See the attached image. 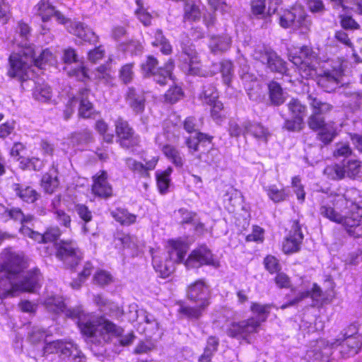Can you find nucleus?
<instances>
[{
    "label": "nucleus",
    "mask_w": 362,
    "mask_h": 362,
    "mask_svg": "<svg viewBox=\"0 0 362 362\" xmlns=\"http://www.w3.org/2000/svg\"><path fill=\"white\" fill-rule=\"evenodd\" d=\"M95 78L100 81L110 84L112 81V76L106 65H100L95 70Z\"/></svg>",
    "instance_id": "obj_49"
},
{
    "label": "nucleus",
    "mask_w": 362,
    "mask_h": 362,
    "mask_svg": "<svg viewBox=\"0 0 362 362\" xmlns=\"http://www.w3.org/2000/svg\"><path fill=\"white\" fill-rule=\"evenodd\" d=\"M35 87L33 90V97L40 102H47L52 98V90L49 86L46 83L35 82Z\"/></svg>",
    "instance_id": "obj_37"
},
{
    "label": "nucleus",
    "mask_w": 362,
    "mask_h": 362,
    "mask_svg": "<svg viewBox=\"0 0 362 362\" xmlns=\"http://www.w3.org/2000/svg\"><path fill=\"white\" fill-rule=\"evenodd\" d=\"M269 98L273 105H280L284 102L286 95L279 83L272 81L269 84Z\"/></svg>",
    "instance_id": "obj_35"
},
{
    "label": "nucleus",
    "mask_w": 362,
    "mask_h": 362,
    "mask_svg": "<svg viewBox=\"0 0 362 362\" xmlns=\"http://www.w3.org/2000/svg\"><path fill=\"white\" fill-rule=\"evenodd\" d=\"M45 305L49 312L53 313H64L65 310V303L59 297H50L45 300Z\"/></svg>",
    "instance_id": "obj_42"
},
{
    "label": "nucleus",
    "mask_w": 362,
    "mask_h": 362,
    "mask_svg": "<svg viewBox=\"0 0 362 362\" xmlns=\"http://www.w3.org/2000/svg\"><path fill=\"white\" fill-rule=\"evenodd\" d=\"M162 152L176 167L183 166L184 158L177 148L172 145L165 144L162 148Z\"/></svg>",
    "instance_id": "obj_33"
},
{
    "label": "nucleus",
    "mask_w": 362,
    "mask_h": 362,
    "mask_svg": "<svg viewBox=\"0 0 362 362\" xmlns=\"http://www.w3.org/2000/svg\"><path fill=\"white\" fill-rule=\"evenodd\" d=\"M359 192L355 188L347 189L344 194H335L323 200L320 214L329 221L340 223L346 233L354 238L362 236V203L357 201Z\"/></svg>",
    "instance_id": "obj_1"
},
{
    "label": "nucleus",
    "mask_w": 362,
    "mask_h": 362,
    "mask_svg": "<svg viewBox=\"0 0 362 362\" xmlns=\"http://www.w3.org/2000/svg\"><path fill=\"white\" fill-rule=\"evenodd\" d=\"M125 99L128 105L136 115L143 113L146 100L144 90L135 87H129Z\"/></svg>",
    "instance_id": "obj_18"
},
{
    "label": "nucleus",
    "mask_w": 362,
    "mask_h": 362,
    "mask_svg": "<svg viewBox=\"0 0 362 362\" xmlns=\"http://www.w3.org/2000/svg\"><path fill=\"white\" fill-rule=\"evenodd\" d=\"M220 71L224 84L229 86L234 74V66L231 61L223 60L220 63Z\"/></svg>",
    "instance_id": "obj_41"
},
{
    "label": "nucleus",
    "mask_w": 362,
    "mask_h": 362,
    "mask_svg": "<svg viewBox=\"0 0 362 362\" xmlns=\"http://www.w3.org/2000/svg\"><path fill=\"white\" fill-rule=\"evenodd\" d=\"M339 18L340 25L344 30H354L360 28V25L350 16L341 15Z\"/></svg>",
    "instance_id": "obj_56"
},
{
    "label": "nucleus",
    "mask_w": 362,
    "mask_h": 362,
    "mask_svg": "<svg viewBox=\"0 0 362 362\" xmlns=\"http://www.w3.org/2000/svg\"><path fill=\"white\" fill-rule=\"evenodd\" d=\"M312 21L310 17L303 11L300 10L298 20L296 21V31L299 30V35L305 37L310 31Z\"/></svg>",
    "instance_id": "obj_31"
},
{
    "label": "nucleus",
    "mask_w": 362,
    "mask_h": 362,
    "mask_svg": "<svg viewBox=\"0 0 362 362\" xmlns=\"http://www.w3.org/2000/svg\"><path fill=\"white\" fill-rule=\"evenodd\" d=\"M197 305V306L194 307L181 305L178 312L180 314L191 320H198L202 317L208 306L201 304Z\"/></svg>",
    "instance_id": "obj_28"
},
{
    "label": "nucleus",
    "mask_w": 362,
    "mask_h": 362,
    "mask_svg": "<svg viewBox=\"0 0 362 362\" xmlns=\"http://www.w3.org/2000/svg\"><path fill=\"white\" fill-rule=\"evenodd\" d=\"M47 336V330L38 326H34L28 332V339L33 344H37Z\"/></svg>",
    "instance_id": "obj_48"
},
{
    "label": "nucleus",
    "mask_w": 362,
    "mask_h": 362,
    "mask_svg": "<svg viewBox=\"0 0 362 362\" xmlns=\"http://www.w3.org/2000/svg\"><path fill=\"white\" fill-rule=\"evenodd\" d=\"M184 11V19L186 21H197L201 18L199 8L193 3H186Z\"/></svg>",
    "instance_id": "obj_45"
},
{
    "label": "nucleus",
    "mask_w": 362,
    "mask_h": 362,
    "mask_svg": "<svg viewBox=\"0 0 362 362\" xmlns=\"http://www.w3.org/2000/svg\"><path fill=\"white\" fill-rule=\"evenodd\" d=\"M94 303L98 306L101 312L109 314L117 318L122 316L123 311L116 304L104 298L102 295L94 296Z\"/></svg>",
    "instance_id": "obj_24"
},
{
    "label": "nucleus",
    "mask_w": 362,
    "mask_h": 362,
    "mask_svg": "<svg viewBox=\"0 0 362 362\" xmlns=\"http://www.w3.org/2000/svg\"><path fill=\"white\" fill-rule=\"evenodd\" d=\"M334 349V344L329 343L324 339L317 340L315 345L307 351L305 358L308 362H329Z\"/></svg>",
    "instance_id": "obj_15"
},
{
    "label": "nucleus",
    "mask_w": 362,
    "mask_h": 362,
    "mask_svg": "<svg viewBox=\"0 0 362 362\" xmlns=\"http://www.w3.org/2000/svg\"><path fill=\"white\" fill-rule=\"evenodd\" d=\"M93 105L88 98L81 99L78 114L83 118H88L92 114Z\"/></svg>",
    "instance_id": "obj_61"
},
{
    "label": "nucleus",
    "mask_w": 362,
    "mask_h": 362,
    "mask_svg": "<svg viewBox=\"0 0 362 362\" xmlns=\"http://www.w3.org/2000/svg\"><path fill=\"white\" fill-rule=\"evenodd\" d=\"M312 56L313 51L309 47L305 45L300 47L298 56L296 55V66L299 65L300 69L310 67Z\"/></svg>",
    "instance_id": "obj_38"
},
{
    "label": "nucleus",
    "mask_w": 362,
    "mask_h": 362,
    "mask_svg": "<svg viewBox=\"0 0 362 362\" xmlns=\"http://www.w3.org/2000/svg\"><path fill=\"white\" fill-rule=\"evenodd\" d=\"M251 13L257 19L266 20L276 11V7L269 6L267 11L266 0H248Z\"/></svg>",
    "instance_id": "obj_22"
},
{
    "label": "nucleus",
    "mask_w": 362,
    "mask_h": 362,
    "mask_svg": "<svg viewBox=\"0 0 362 362\" xmlns=\"http://www.w3.org/2000/svg\"><path fill=\"white\" fill-rule=\"evenodd\" d=\"M243 127L247 132V134H250L256 139L264 142H267L268 138L270 136L268 129L259 122L245 120L243 122Z\"/></svg>",
    "instance_id": "obj_26"
},
{
    "label": "nucleus",
    "mask_w": 362,
    "mask_h": 362,
    "mask_svg": "<svg viewBox=\"0 0 362 362\" xmlns=\"http://www.w3.org/2000/svg\"><path fill=\"white\" fill-rule=\"evenodd\" d=\"M56 257L67 268H75L82 260L83 254L76 241L61 240L55 243Z\"/></svg>",
    "instance_id": "obj_10"
},
{
    "label": "nucleus",
    "mask_w": 362,
    "mask_h": 362,
    "mask_svg": "<svg viewBox=\"0 0 362 362\" xmlns=\"http://www.w3.org/2000/svg\"><path fill=\"white\" fill-rule=\"evenodd\" d=\"M199 100L206 105H211L214 103L219 101L218 93L216 88L211 83L204 85L202 90L199 96Z\"/></svg>",
    "instance_id": "obj_30"
},
{
    "label": "nucleus",
    "mask_w": 362,
    "mask_h": 362,
    "mask_svg": "<svg viewBox=\"0 0 362 362\" xmlns=\"http://www.w3.org/2000/svg\"><path fill=\"white\" fill-rule=\"evenodd\" d=\"M214 136L207 134L197 132L194 136H189L186 139L185 144L191 151L192 153L199 151V145L204 146L206 144H212Z\"/></svg>",
    "instance_id": "obj_27"
},
{
    "label": "nucleus",
    "mask_w": 362,
    "mask_h": 362,
    "mask_svg": "<svg viewBox=\"0 0 362 362\" xmlns=\"http://www.w3.org/2000/svg\"><path fill=\"white\" fill-rule=\"evenodd\" d=\"M307 297H310L315 302L314 305H317L322 300V291L319 286L313 284L311 290L301 293L299 297H296V303Z\"/></svg>",
    "instance_id": "obj_43"
},
{
    "label": "nucleus",
    "mask_w": 362,
    "mask_h": 362,
    "mask_svg": "<svg viewBox=\"0 0 362 362\" xmlns=\"http://www.w3.org/2000/svg\"><path fill=\"white\" fill-rule=\"evenodd\" d=\"M127 166L129 170L136 172L143 177H148V173H146V170L144 168V165L141 162L136 161L132 158H127L125 160Z\"/></svg>",
    "instance_id": "obj_50"
},
{
    "label": "nucleus",
    "mask_w": 362,
    "mask_h": 362,
    "mask_svg": "<svg viewBox=\"0 0 362 362\" xmlns=\"http://www.w3.org/2000/svg\"><path fill=\"white\" fill-rule=\"evenodd\" d=\"M68 74L81 81H84L89 78L88 71L82 64H79L75 68L70 69L68 71Z\"/></svg>",
    "instance_id": "obj_52"
},
{
    "label": "nucleus",
    "mask_w": 362,
    "mask_h": 362,
    "mask_svg": "<svg viewBox=\"0 0 362 362\" xmlns=\"http://www.w3.org/2000/svg\"><path fill=\"white\" fill-rule=\"evenodd\" d=\"M177 57L180 68L186 74L198 75L200 72L198 55L191 39L185 35H181Z\"/></svg>",
    "instance_id": "obj_8"
},
{
    "label": "nucleus",
    "mask_w": 362,
    "mask_h": 362,
    "mask_svg": "<svg viewBox=\"0 0 362 362\" xmlns=\"http://www.w3.org/2000/svg\"><path fill=\"white\" fill-rule=\"evenodd\" d=\"M187 269L199 268L203 266L219 267V262L214 259L211 250L205 245H202L193 250L185 262Z\"/></svg>",
    "instance_id": "obj_13"
},
{
    "label": "nucleus",
    "mask_w": 362,
    "mask_h": 362,
    "mask_svg": "<svg viewBox=\"0 0 362 362\" xmlns=\"http://www.w3.org/2000/svg\"><path fill=\"white\" fill-rule=\"evenodd\" d=\"M179 213L181 216V224H193L196 219L198 218L195 212L189 211L186 209H180Z\"/></svg>",
    "instance_id": "obj_59"
},
{
    "label": "nucleus",
    "mask_w": 362,
    "mask_h": 362,
    "mask_svg": "<svg viewBox=\"0 0 362 362\" xmlns=\"http://www.w3.org/2000/svg\"><path fill=\"white\" fill-rule=\"evenodd\" d=\"M62 60L66 64L78 62V55L74 49L69 47L63 52Z\"/></svg>",
    "instance_id": "obj_64"
},
{
    "label": "nucleus",
    "mask_w": 362,
    "mask_h": 362,
    "mask_svg": "<svg viewBox=\"0 0 362 362\" xmlns=\"http://www.w3.org/2000/svg\"><path fill=\"white\" fill-rule=\"evenodd\" d=\"M78 327L82 334L87 337L100 336L104 341L109 339L108 334L118 337V342L122 346L132 344L135 339L134 332L123 334L124 329L109 320L104 315L93 317L85 320H79Z\"/></svg>",
    "instance_id": "obj_5"
},
{
    "label": "nucleus",
    "mask_w": 362,
    "mask_h": 362,
    "mask_svg": "<svg viewBox=\"0 0 362 362\" xmlns=\"http://www.w3.org/2000/svg\"><path fill=\"white\" fill-rule=\"evenodd\" d=\"M62 232L59 227L51 226L46 229L43 233H40L39 243L55 242L61 235Z\"/></svg>",
    "instance_id": "obj_40"
},
{
    "label": "nucleus",
    "mask_w": 362,
    "mask_h": 362,
    "mask_svg": "<svg viewBox=\"0 0 362 362\" xmlns=\"http://www.w3.org/2000/svg\"><path fill=\"white\" fill-rule=\"evenodd\" d=\"M168 256L165 257L174 265L181 263L188 250V245L180 240H170L168 245Z\"/></svg>",
    "instance_id": "obj_19"
},
{
    "label": "nucleus",
    "mask_w": 362,
    "mask_h": 362,
    "mask_svg": "<svg viewBox=\"0 0 362 362\" xmlns=\"http://www.w3.org/2000/svg\"><path fill=\"white\" fill-rule=\"evenodd\" d=\"M265 269L271 274L278 273L281 270L279 260L272 255H267L264 259Z\"/></svg>",
    "instance_id": "obj_53"
},
{
    "label": "nucleus",
    "mask_w": 362,
    "mask_h": 362,
    "mask_svg": "<svg viewBox=\"0 0 362 362\" xmlns=\"http://www.w3.org/2000/svg\"><path fill=\"white\" fill-rule=\"evenodd\" d=\"M115 133L117 136V143L120 147L124 149L133 148L139 146L140 138L136 134L129 122L122 117H118L115 122Z\"/></svg>",
    "instance_id": "obj_14"
},
{
    "label": "nucleus",
    "mask_w": 362,
    "mask_h": 362,
    "mask_svg": "<svg viewBox=\"0 0 362 362\" xmlns=\"http://www.w3.org/2000/svg\"><path fill=\"white\" fill-rule=\"evenodd\" d=\"M10 188L16 197L27 203H34L40 197V194L30 186L13 183L11 185Z\"/></svg>",
    "instance_id": "obj_21"
},
{
    "label": "nucleus",
    "mask_w": 362,
    "mask_h": 362,
    "mask_svg": "<svg viewBox=\"0 0 362 362\" xmlns=\"http://www.w3.org/2000/svg\"><path fill=\"white\" fill-rule=\"evenodd\" d=\"M272 307V304L252 303L250 310L257 316L230 323L226 329L227 335L231 338L246 340L249 335L258 332L261 323L265 322L269 317Z\"/></svg>",
    "instance_id": "obj_7"
},
{
    "label": "nucleus",
    "mask_w": 362,
    "mask_h": 362,
    "mask_svg": "<svg viewBox=\"0 0 362 362\" xmlns=\"http://www.w3.org/2000/svg\"><path fill=\"white\" fill-rule=\"evenodd\" d=\"M73 342L62 340L47 342L43 347V352L44 354H59L61 358L66 359V355L73 347Z\"/></svg>",
    "instance_id": "obj_23"
},
{
    "label": "nucleus",
    "mask_w": 362,
    "mask_h": 362,
    "mask_svg": "<svg viewBox=\"0 0 362 362\" xmlns=\"http://www.w3.org/2000/svg\"><path fill=\"white\" fill-rule=\"evenodd\" d=\"M351 153L349 146L346 144H339L334 151V156L337 158L344 157V159H349L348 156Z\"/></svg>",
    "instance_id": "obj_63"
},
{
    "label": "nucleus",
    "mask_w": 362,
    "mask_h": 362,
    "mask_svg": "<svg viewBox=\"0 0 362 362\" xmlns=\"http://www.w3.org/2000/svg\"><path fill=\"white\" fill-rule=\"evenodd\" d=\"M187 296L190 301L197 304L206 306L210 304V290L202 279L197 280L188 286Z\"/></svg>",
    "instance_id": "obj_16"
},
{
    "label": "nucleus",
    "mask_w": 362,
    "mask_h": 362,
    "mask_svg": "<svg viewBox=\"0 0 362 362\" xmlns=\"http://www.w3.org/2000/svg\"><path fill=\"white\" fill-rule=\"evenodd\" d=\"M54 61L52 53L45 49L41 50L39 55H36V52L31 47H26L18 53H12L9 57L10 69L8 75L12 78L24 82L29 79L30 69L33 64L40 69H44V66L47 64H52Z\"/></svg>",
    "instance_id": "obj_3"
},
{
    "label": "nucleus",
    "mask_w": 362,
    "mask_h": 362,
    "mask_svg": "<svg viewBox=\"0 0 362 362\" xmlns=\"http://www.w3.org/2000/svg\"><path fill=\"white\" fill-rule=\"evenodd\" d=\"M360 164L356 160L343 159L339 163L327 166L324 174L333 180H339L345 177L354 178L360 172Z\"/></svg>",
    "instance_id": "obj_11"
},
{
    "label": "nucleus",
    "mask_w": 362,
    "mask_h": 362,
    "mask_svg": "<svg viewBox=\"0 0 362 362\" xmlns=\"http://www.w3.org/2000/svg\"><path fill=\"white\" fill-rule=\"evenodd\" d=\"M228 132L230 137L238 138L240 135L245 136L247 134V132L243 127V122L240 125L235 120L229 121Z\"/></svg>",
    "instance_id": "obj_51"
},
{
    "label": "nucleus",
    "mask_w": 362,
    "mask_h": 362,
    "mask_svg": "<svg viewBox=\"0 0 362 362\" xmlns=\"http://www.w3.org/2000/svg\"><path fill=\"white\" fill-rule=\"evenodd\" d=\"M174 62L170 59L164 66H158V59L152 55L147 56L145 61L141 64V74L145 78H153V81L164 86L171 79Z\"/></svg>",
    "instance_id": "obj_9"
},
{
    "label": "nucleus",
    "mask_w": 362,
    "mask_h": 362,
    "mask_svg": "<svg viewBox=\"0 0 362 362\" xmlns=\"http://www.w3.org/2000/svg\"><path fill=\"white\" fill-rule=\"evenodd\" d=\"M18 208L8 209L4 204H0V221L7 222L8 221L16 218V211ZM18 214H17L18 215Z\"/></svg>",
    "instance_id": "obj_58"
},
{
    "label": "nucleus",
    "mask_w": 362,
    "mask_h": 362,
    "mask_svg": "<svg viewBox=\"0 0 362 362\" xmlns=\"http://www.w3.org/2000/svg\"><path fill=\"white\" fill-rule=\"evenodd\" d=\"M305 110L306 107L301 105L298 100L296 99V112H298V115H296V130H301L305 125L303 122V113Z\"/></svg>",
    "instance_id": "obj_60"
},
{
    "label": "nucleus",
    "mask_w": 362,
    "mask_h": 362,
    "mask_svg": "<svg viewBox=\"0 0 362 362\" xmlns=\"http://www.w3.org/2000/svg\"><path fill=\"white\" fill-rule=\"evenodd\" d=\"M209 105L211 107V115L212 118L217 122L221 121L223 117L222 114L223 109V103L221 101H217Z\"/></svg>",
    "instance_id": "obj_62"
},
{
    "label": "nucleus",
    "mask_w": 362,
    "mask_h": 362,
    "mask_svg": "<svg viewBox=\"0 0 362 362\" xmlns=\"http://www.w3.org/2000/svg\"><path fill=\"white\" fill-rule=\"evenodd\" d=\"M308 98L313 109V113L308 118V126L311 129L318 132L317 139L325 145H327L337 135L334 124L325 122L324 118V115L332 110V105L327 103H323L312 95H308Z\"/></svg>",
    "instance_id": "obj_6"
},
{
    "label": "nucleus",
    "mask_w": 362,
    "mask_h": 362,
    "mask_svg": "<svg viewBox=\"0 0 362 362\" xmlns=\"http://www.w3.org/2000/svg\"><path fill=\"white\" fill-rule=\"evenodd\" d=\"M23 257L16 252H9L1 265L0 278L4 276L7 284H11V297L16 296L19 292L35 293L40 287L42 275L38 268H34L26 272Z\"/></svg>",
    "instance_id": "obj_2"
},
{
    "label": "nucleus",
    "mask_w": 362,
    "mask_h": 362,
    "mask_svg": "<svg viewBox=\"0 0 362 362\" xmlns=\"http://www.w3.org/2000/svg\"><path fill=\"white\" fill-rule=\"evenodd\" d=\"M112 216L115 220L122 225L129 226L135 223L136 216L129 213L127 209L123 208H117L111 211Z\"/></svg>",
    "instance_id": "obj_32"
},
{
    "label": "nucleus",
    "mask_w": 362,
    "mask_h": 362,
    "mask_svg": "<svg viewBox=\"0 0 362 362\" xmlns=\"http://www.w3.org/2000/svg\"><path fill=\"white\" fill-rule=\"evenodd\" d=\"M183 95L182 88L178 86L170 88L165 94V100L175 103L178 101Z\"/></svg>",
    "instance_id": "obj_55"
},
{
    "label": "nucleus",
    "mask_w": 362,
    "mask_h": 362,
    "mask_svg": "<svg viewBox=\"0 0 362 362\" xmlns=\"http://www.w3.org/2000/svg\"><path fill=\"white\" fill-rule=\"evenodd\" d=\"M231 37L227 35H212L209 42V47L214 54H220L227 51L231 45Z\"/></svg>",
    "instance_id": "obj_25"
},
{
    "label": "nucleus",
    "mask_w": 362,
    "mask_h": 362,
    "mask_svg": "<svg viewBox=\"0 0 362 362\" xmlns=\"http://www.w3.org/2000/svg\"><path fill=\"white\" fill-rule=\"evenodd\" d=\"M59 180L56 175L53 176L47 173L43 175L41 185L47 193H52L59 185Z\"/></svg>",
    "instance_id": "obj_44"
},
{
    "label": "nucleus",
    "mask_w": 362,
    "mask_h": 362,
    "mask_svg": "<svg viewBox=\"0 0 362 362\" xmlns=\"http://www.w3.org/2000/svg\"><path fill=\"white\" fill-rule=\"evenodd\" d=\"M74 211L81 218V220L83 222L82 227L83 233H89L90 229L88 227V223L92 221V211L88 209L87 206L82 204H76L74 206Z\"/></svg>",
    "instance_id": "obj_34"
},
{
    "label": "nucleus",
    "mask_w": 362,
    "mask_h": 362,
    "mask_svg": "<svg viewBox=\"0 0 362 362\" xmlns=\"http://www.w3.org/2000/svg\"><path fill=\"white\" fill-rule=\"evenodd\" d=\"M66 358H67V362H85V356L74 344L66 355Z\"/></svg>",
    "instance_id": "obj_57"
},
{
    "label": "nucleus",
    "mask_w": 362,
    "mask_h": 362,
    "mask_svg": "<svg viewBox=\"0 0 362 362\" xmlns=\"http://www.w3.org/2000/svg\"><path fill=\"white\" fill-rule=\"evenodd\" d=\"M133 66V64H127L122 66L119 70V78L124 84H128L133 80L134 76Z\"/></svg>",
    "instance_id": "obj_47"
},
{
    "label": "nucleus",
    "mask_w": 362,
    "mask_h": 362,
    "mask_svg": "<svg viewBox=\"0 0 362 362\" xmlns=\"http://www.w3.org/2000/svg\"><path fill=\"white\" fill-rule=\"evenodd\" d=\"M34 10L35 14L40 17L44 23L48 22L51 17H54L59 23L65 25L69 33L84 42L92 44L98 42V37L90 27L81 21H71L66 18L59 11L55 9L49 0H40L34 7Z\"/></svg>",
    "instance_id": "obj_4"
},
{
    "label": "nucleus",
    "mask_w": 362,
    "mask_h": 362,
    "mask_svg": "<svg viewBox=\"0 0 362 362\" xmlns=\"http://www.w3.org/2000/svg\"><path fill=\"white\" fill-rule=\"evenodd\" d=\"M16 33L19 35V36L22 38V40L24 42L22 45L23 49H25L27 46V41L28 40L29 37L30 36V28L28 24L24 22H18V26L16 28Z\"/></svg>",
    "instance_id": "obj_54"
},
{
    "label": "nucleus",
    "mask_w": 362,
    "mask_h": 362,
    "mask_svg": "<svg viewBox=\"0 0 362 362\" xmlns=\"http://www.w3.org/2000/svg\"><path fill=\"white\" fill-rule=\"evenodd\" d=\"M319 84L326 92L334 91L338 87L339 81L336 77L331 74H326L320 81Z\"/></svg>",
    "instance_id": "obj_46"
},
{
    "label": "nucleus",
    "mask_w": 362,
    "mask_h": 362,
    "mask_svg": "<svg viewBox=\"0 0 362 362\" xmlns=\"http://www.w3.org/2000/svg\"><path fill=\"white\" fill-rule=\"evenodd\" d=\"M334 349H337L343 358L353 356L362 347V335L355 337L338 338L334 342Z\"/></svg>",
    "instance_id": "obj_17"
},
{
    "label": "nucleus",
    "mask_w": 362,
    "mask_h": 362,
    "mask_svg": "<svg viewBox=\"0 0 362 362\" xmlns=\"http://www.w3.org/2000/svg\"><path fill=\"white\" fill-rule=\"evenodd\" d=\"M93 135L90 130L84 129L80 132L71 134L70 137L71 143L73 145H83L91 142Z\"/></svg>",
    "instance_id": "obj_39"
},
{
    "label": "nucleus",
    "mask_w": 362,
    "mask_h": 362,
    "mask_svg": "<svg viewBox=\"0 0 362 362\" xmlns=\"http://www.w3.org/2000/svg\"><path fill=\"white\" fill-rule=\"evenodd\" d=\"M252 57L255 60L259 61L263 64H267V68L271 71L286 74V62L269 48L264 46L257 47L253 51Z\"/></svg>",
    "instance_id": "obj_12"
},
{
    "label": "nucleus",
    "mask_w": 362,
    "mask_h": 362,
    "mask_svg": "<svg viewBox=\"0 0 362 362\" xmlns=\"http://www.w3.org/2000/svg\"><path fill=\"white\" fill-rule=\"evenodd\" d=\"M137 320L139 323L145 322L146 324V327H144V329H149L150 332H154L158 330L159 324L155 317L147 313L145 310H140L137 312Z\"/></svg>",
    "instance_id": "obj_36"
},
{
    "label": "nucleus",
    "mask_w": 362,
    "mask_h": 362,
    "mask_svg": "<svg viewBox=\"0 0 362 362\" xmlns=\"http://www.w3.org/2000/svg\"><path fill=\"white\" fill-rule=\"evenodd\" d=\"M92 191L95 195L102 198H108L112 196V187L107 182V174L105 171H103L98 176L93 177Z\"/></svg>",
    "instance_id": "obj_20"
},
{
    "label": "nucleus",
    "mask_w": 362,
    "mask_h": 362,
    "mask_svg": "<svg viewBox=\"0 0 362 362\" xmlns=\"http://www.w3.org/2000/svg\"><path fill=\"white\" fill-rule=\"evenodd\" d=\"M152 264L155 270L158 272L162 278H167L175 271V265L172 262L165 258V262H162L158 257L153 256Z\"/></svg>",
    "instance_id": "obj_29"
}]
</instances>
